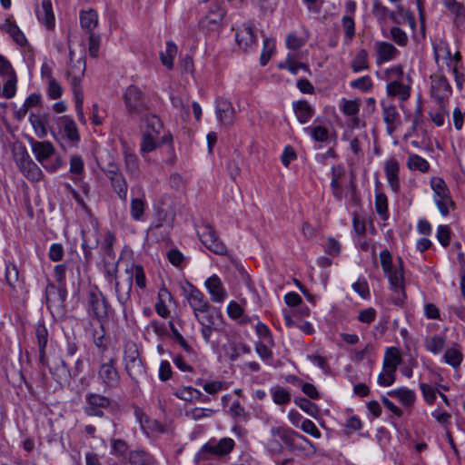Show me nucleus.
<instances>
[{"mask_svg": "<svg viewBox=\"0 0 465 465\" xmlns=\"http://www.w3.org/2000/svg\"><path fill=\"white\" fill-rule=\"evenodd\" d=\"M175 396L183 401H193L200 399L203 393L193 387H182L176 391Z\"/></svg>", "mask_w": 465, "mask_h": 465, "instance_id": "obj_50", "label": "nucleus"}, {"mask_svg": "<svg viewBox=\"0 0 465 465\" xmlns=\"http://www.w3.org/2000/svg\"><path fill=\"white\" fill-rule=\"evenodd\" d=\"M374 49L377 64L394 60L400 54V51L392 44L385 41L376 42Z\"/></svg>", "mask_w": 465, "mask_h": 465, "instance_id": "obj_19", "label": "nucleus"}, {"mask_svg": "<svg viewBox=\"0 0 465 465\" xmlns=\"http://www.w3.org/2000/svg\"><path fill=\"white\" fill-rule=\"evenodd\" d=\"M399 263L401 266L400 270L392 269L388 273H385L389 278V282L391 289L394 292H401L404 295V285H403V272H402V260L399 258Z\"/></svg>", "mask_w": 465, "mask_h": 465, "instance_id": "obj_33", "label": "nucleus"}, {"mask_svg": "<svg viewBox=\"0 0 465 465\" xmlns=\"http://www.w3.org/2000/svg\"><path fill=\"white\" fill-rule=\"evenodd\" d=\"M183 292L193 309L194 316H197V312L215 311V308L211 306L204 294L192 283L186 282V285L183 287Z\"/></svg>", "mask_w": 465, "mask_h": 465, "instance_id": "obj_9", "label": "nucleus"}, {"mask_svg": "<svg viewBox=\"0 0 465 465\" xmlns=\"http://www.w3.org/2000/svg\"><path fill=\"white\" fill-rule=\"evenodd\" d=\"M275 48V42L272 38L263 40V48L260 57V64L264 66L271 59L272 54Z\"/></svg>", "mask_w": 465, "mask_h": 465, "instance_id": "obj_54", "label": "nucleus"}, {"mask_svg": "<svg viewBox=\"0 0 465 465\" xmlns=\"http://www.w3.org/2000/svg\"><path fill=\"white\" fill-rule=\"evenodd\" d=\"M128 461L131 465H155L153 456L143 450L130 451Z\"/></svg>", "mask_w": 465, "mask_h": 465, "instance_id": "obj_32", "label": "nucleus"}, {"mask_svg": "<svg viewBox=\"0 0 465 465\" xmlns=\"http://www.w3.org/2000/svg\"><path fill=\"white\" fill-rule=\"evenodd\" d=\"M399 117V113L393 105H383V120L386 123L390 132L396 127L395 124Z\"/></svg>", "mask_w": 465, "mask_h": 465, "instance_id": "obj_46", "label": "nucleus"}, {"mask_svg": "<svg viewBox=\"0 0 465 465\" xmlns=\"http://www.w3.org/2000/svg\"><path fill=\"white\" fill-rule=\"evenodd\" d=\"M157 136L151 132H145L143 134L140 147L143 155L154 151L158 147Z\"/></svg>", "mask_w": 465, "mask_h": 465, "instance_id": "obj_40", "label": "nucleus"}, {"mask_svg": "<svg viewBox=\"0 0 465 465\" xmlns=\"http://www.w3.org/2000/svg\"><path fill=\"white\" fill-rule=\"evenodd\" d=\"M85 406L84 411L87 416H94L102 418L104 416V410L111 405V400L97 393H88L85 396Z\"/></svg>", "mask_w": 465, "mask_h": 465, "instance_id": "obj_13", "label": "nucleus"}, {"mask_svg": "<svg viewBox=\"0 0 465 465\" xmlns=\"http://www.w3.org/2000/svg\"><path fill=\"white\" fill-rule=\"evenodd\" d=\"M385 78L389 83L402 82L404 77L403 68L401 64L393 65L385 71Z\"/></svg>", "mask_w": 465, "mask_h": 465, "instance_id": "obj_57", "label": "nucleus"}, {"mask_svg": "<svg viewBox=\"0 0 465 465\" xmlns=\"http://www.w3.org/2000/svg\"><path fill=\"white\" fill-rule=\"evenodd\" d=\"M41 102V96L37 94H31L25 101L23 105L15 112L16 120L21 121L26 115L27 111L34 106H36Z\"/></svg>", "mask_w": 465, "mask_h": 465, "instance_id": "obj_38", "label": "nucleus"}, {"mask_svg": "<svg viewBox=\"0 0 465 465\" xmlns=\"http://www.w3.org/2000/svg\"><path fill=\"white\" fill-rule=\"evenodd\" d=\"M5 281L13 289L19 281V271L15 264L8 262L5 266Z\"/></svg>", "mask_w": 465, "mask_h": 465, "instance_id": "obj_56", "label": "nucleus"}, {"mask_svg": "<svg viewBox=\"0 0 465 465\" xmlns=\"http://www.w3.org/2000/svg\"><path fill=\"white\" fill-rule=\"evenodd\" d=\"M124 370L130 379L138 386L139 380L146 374L145 368L134 343L126 344L124 351Z\"/></svg>", "mask_w": 465, "mask_h": 465, "instance_id": "obj_5", "label": "nucleus"}, {"mask_svg": "<svg viewBox=\"0 0 465 465\" xmlns=\"http://www.w3.org/2000/svg\"><path fill=\"white\" fill-rule=\"evenodd\" d=\"M445 339L439 335H434L426 341L425 348L429 351L438 354L444 347Z\"/></svg>", "mask_w": 465, "mask_h": 465, "instance_id": "obj_52", "label": "nucleus"}, {"mask_svg": "<svg viewBox=\"0 0 465 465\" xmlns=\"http://www.w3.org/2000/svg\"><path fill=\"white\" fill-rule=\"evenodd\" d=\"M215 112L222 124L225 126L232 124L234 120V109L231 102L226 99H218L216 101Z\"/></svg>", "mask_w": 465, "mask_h": 465, "instance_id": "obj_20", "label": "nucleus"}, {"mask_svg": "<svg viewBox=\"0 0 465 465\" xmlns=\"http://www.w3.org/2000/svg\"><path fill=\"white\" fill-rule=\"evenodd\" d=\"M439 110L436 112H430L429 115L430 120L437 125L442 126L445 123V119L449 117V110L446 103L438 104Z\"/></svg>", "mask_w": 465, "mask_h": 465, "instance_id": "obj_49", "label": "nucleus"}, {"mask_svg": "<svg viewBox=\"0 0 465 465\" xmlns=\"http://www.w3.org/2000/svg\"><path fill=\"white\" fill-rule=\"evenodd\" d=\"M271 434L273 437H278L290 451L302 452L307 450V446L312 448L313 451L316 450L314 444L310 440L291 428L272 427Z\"/></svg>", "mask_w": 465, "mask_h": 465, "instance_id": "obj_2", "label": "nucleus"}, {"mask_svg": "<svg viewBox=\"0 0 465 465\" xmlns=\"http://www.w3.org/2000/svg\"><path fill=\"white\" fill-rule=\"evenodd\" d=\"M114 192L125 203L127 201L128 184L124 175L110 181Z\"/></svg>", "mask_w": 465, "mask_h": 465, "instance_id": "obj_39", "label": "nucleus"}, {"mask_svg": "<svg viewBox=\"0 0 465 465\" xmlns=\"http://www.w3.org/2000/svg\"><path fill=\"white\" fill-rule=\"evenodd\" d=\"M124 101L128 114L132 116L144 115L148 111L144 94L135 85H130L124 92Z\"/></svg>", "mask_w": 465, "mask_h": 465, "instance_id": "obj_7", "label": "nucleus"}, {"mask_svg": "<svg viewBox=\"0 0 465 465\" xmlns=\"http://www.w3.org/2000/svg\"><path fill=\"white\" fill-rule=\"evenodd\" d=\"M235 40L239 47L244 52L253 49L257 44L254 27L251 24H243L237 29Z\"/></svg>", "mask_w": 465, "mask_h": 465, "instance_id": "obj_16", "label": "nucleus"}, {"mask_svg": "<svg viewBox=\"0 0 465 465\" xmlns=\"http://www.w3.org/2000/svg\"><path fill=\"white\" fill-rule=\"evenodd\" d=\"M29 143L35 159L47 172L54 173L63 166V160L60 156H56L54 160L52 159L55 149L51 142H40L30 138Z\"/></svg>", "mask_w": 465, "mask_h": 465, "instance_id": "obj_1", "label": "nucleus"}, {"mask_svg": "<svg viewBox=\"0 0 465 465\" xmlns=\"http://www.w3.org/2000/svg\"><path fill=\"white\" fill-rule=\"evenodd\" d=\"M341 109L346 115L356 116L360 111V106L357 100H347L342 98L341 102Z\"/></svg>", "mask_w": 465, "mask_h": 465, "instance_id": "obj_58", "label": "nucleus"}, {"mask_svg": "<svg viewBox=\"0 0 465 465\" xmlns=\"http://www.w3.org/2000/svg\"><path fill=\"white\" fill-rule=\"evenodd\" d=\"M386 91L389 96L398 97L401 101H406L411 95V87L402 82L388 83Z\"/></svg>", "mask_w": 465, "mask_h": 465, "instance_id": "obj_28", "label": "nucleus"}, {"mask_svg": "<svg viewBox=\"0 0 465 465\" xmlns=\"http://www.w3.org/2000/svg\"><path fill=\"white\" fill-rule=\"evenodd\" d=\"M301 430L311 435L312 437L315 439H319L322 436L321 431L318 430L314 422H312L311 420L305 419L302 420V424L300 425Z\"/></svg>", "mask_w": 465, "mask_h": 465, "instance_id": "obj_64", "label": "nucleus"}, {"mask_svg": "<svg viewBox=\"0 0 465 465\" xmlns=\"http://www.w3.org/2000/svg\"><path fill=\"white\" fill-rule=\"evenodd\" d=\"M294 403L299 406L304 412H306L308 415L312 416V418H317L320 414V409L319 407L310 401L308 399L304 397H297L294 399Z\"/></svg>", "mask_w": 465, "mask_h": 465, "instance_id": "obj_41", "label": "nucleus"}, {"mask_svg": "<svg viewBox=\"0 0 465 465\" xmlns=\"http://www.w3.org/2000/svg\"><path fill=\"white\" fill-rule=\"evenodd\" d=\"M293 111L301 124H306L313 115L314 110L305 100L293 102Z\"/></svg>", "mask_w": 465, "mask_h": 465, "instance_id": "obj_29", "label": "nucleus"}, {"mask_svg": "<svg viewBox=\"0 0 465 465\" xmlns=\"http://www.w3.org/2000/svg\"><path fill=\"white\" fill-rule=\"evenodd\" d=\"M88 313L97 321H102L108 316L109 302L98 290L90 291L87 295Z\"/></svg>", "mask_w": 465, "mask_h": 465, "instance_id": "obj_11", "label": "nucleus"}, {"mask_svg": "<svg viewBox=\"0 0 465 465\" xmlns=\"http://www.w3.org/2000/svg\"><path fill=\"white\" fill-rule=\"evenodd\" d=\"M390 9L381 0H373L372 14L381 22L388 19Z\"/></svg>", "mask_w": 465, "mask_h": 465, "instance_id": "obj_59", "label": "nucleus"}, {"mask_svg": "<svg viewBox=\"0 0 465 465\" xmlns=\"http://www.w3.org/2000/svg\"><path fill=\"white\" fill-rule=\"evenodd\" d=\"M234 448V440L231 438H223L218 442L209 440L202 446L196 457L198 460H209L208 455L223 457L229 454Z\"/></svg>", "mask_w": 465, "mask_h": 465, "instance_id": "obj_10", "label": "nucleus"}, {"mask_svg": "<svg viewBox=\"0 0 465 465\" xmlns=\"http://www.w3.org/2000/svg\"><path fill=\"white\" fill-rule=\"evenodd\" d=\"M225 10L217 4H212L208 13L200 20V25L203 29L214 30L219 27L224 18Z\"/></svg>", "mask_w": 465, "mask_h": 465, "instance_id": "obj_18", "label": "nucleus"}, {"mask_svg": "<svg viewBox=\"0 0 465 465\" xmlns=\"http://www.w3.org/2000/svg\"><path fill=\"white\" fill-rule=\"evenodd\" d=\"M7 77L8 79L4 84L3 87V96H5L6 99H10L15 96L16 92V75L14 73Z\"/></svg>", "mask_w": 465, "mask_h": 465, "instance_id": "obj_60", "label": "nucleus"}, {"mask_svg": "<svg viewBox=\"0 0 465 465\" xmlns=\"http://www.w3.org/2000/svg\"><path fill=\"white\" fill-rule=\"evenodd\" d=\"M196 232L201 242L212 252L217 255L227 254L225 244L220 240L214 227L206 222L196 225Z\"/></svg>", "mask_w": 465, "mask_h": 465, "instance_id": "obj_6", "label": "nucleus"}, {"mask_svg": "<svg viewBox=\"0 0 465 465\" xmlns=\"http://www.w3.org/2000/svg\"><path fill=\"white\" fill-rule=\"evenodd\" d=\"M98 377L106 388L112 389L119 386L121 376L116 369L115 358H110L107 362L100 365Z\"/></svg>", "mask_w": 465, "mask_h": 465, "instance_id": "obj_14", "label": "nucleus"}, {"mask_svg": "<svg viewBox=\"0 0 465 465\" xmlns=\"http://www.w3.org/2000/svg\"><path fill=\"white\" fill-rule=\"evenodd\" d=\"M67 290L65 285H54L48 282L45 290V298L47 308L53 312L64 313L65 311V300Z\"/></svg>", "mask_w": 465, "mask_h": 465, "instance_id": "obj_8", "label": "nucleus"}, {"mask_svg": "<svg viewBox=\"0 0 465 465\" xmlns=\"http://www.w3.org/2000/svg\"><path fill=\"white\" fill-rule=\"evenodd\" d=\"M255 331L259 338L262 340V342H266L271 347L274 346V341L272 331H270L266 324L259 322L255 326Z\"/></svg>", "mask_w": 465, "mask_h": 465, "instance_id": "obj_53", "label": "nucleus"}, {"mask_svg": "<svg viewBox=\"0 0 465 465\" xmlns=\"http://www.w3.org/2000/svg\"><path fill=\"white\" fill-rule=\"evenodd\" d=\"M124 168L127 173L133 177H138L140 168L136 154L129 148L124 150Z\"/></svg>", "mask_w": 465, "mask_h": 465, "instance_id": "obj_34", "label": "nucleus"}, {"mask_svg": "<svg viewBox=\"0 0 465 465\" xmlns=\"http://www.w3.org/2000/svg\"><path fill=\"white\" fill-rule=\"evenodd\" d=\"M50 116L48 114H32L29 117L30 123L39 138H44L47 134V126Z\"/></svg>", "mask_w": 465, "mask_h": 465, "instance_id": "obj_30", "label": "nucleus"}, {"mask_svg": "<svg viewBox=\"0 0 465 465\" xmlns=\"http://www.w3.org/2000/svg\"><path fill=\"white\" fill-rule=\"evenodd\" d=\"M39 21L47 28H52L54 25V15L52 7L51 0H44L41 7L35 10Z\"/></svg>", "mask_w": 465, "mask_h": 465, "instance_id": "obj_27", "label": "nucleus"}, {"mask_svg": "<svg viewBox=\"0 0 465 465\" xmlns=\"http://www.w3.org/2000/svg\"><path fill=\"white\" fill-rule=\"evenodd\" d=\"M35 336L39 350V362L45 365L47 361L45 349L48 342V331L44 323L37 324L35 328Z\"/></svg>", "mask_w": 465, "mask_h": 465, "instance_id": "obj_26", "label": "nucleus"}, {"mask_svg": "<svg viewBox=\"0 0 465 465\" xmlns=\"http://www.w3.org/2000/svg\"><path fill=\"white\" fill-rule=\"evenodd\" d=\"M13 153L16 165L26 179L31 182H39L43 178L42 170L31 158L24 145L15 146Z\"/></svg>", "mask_w": 465, "mask_h": 465, "instance_id": "obj_4", "label": "nucleus"}, {"mask_svg": "<svg viewBox=\"0 0 465 465\" xmlns=\"http://www.w3.org/2000/svg\"><path fill=\"white\" fill-rule=\"evenodd\" d=\"M400 165L396 159L391 158L385 162L384 172L389 186L394 193H399L401 189L400 179L398 176Z\"/></svg>", "mask_w": 465, "mask_h": 465, "instance_id": "obj_21", "label": "nucleus"}, {"mask_svg": "<svg viewBox=\"0 0 465 465\" xmlns=\"http://www.w3.org/2000/svg\"><path fill=\"white\" fill-rule=\"evenodd\" d=\"M272 396L273 402L277 405H284L291 401L290 392L282 387L272 389Z\"/></svg>", "mask_w": 465, "mask_h": 465, "instance_id": "obj_55", "label": "nucleus"}, {"mask_svg": "<svg viewBox=\"0 0 465 465\" xmlns=\"http://www.w3.org/2000/svg\"><path fill=\"white\" fill-rule=\"evenodd\" d=\"M388 395L398 399L406 407L411 406L416 399L414 391L405 387L390 391Z\"/></svg>", "mask_w": 465, "mask_h": 465, "instance_id": "obj_36", "label": "nucleus"}, {"mask_svg": "<svg viewBox=\"0 0 465 465\" xmlns=\"http://www.w3.org/2000/svg\"><path fill=\"white\" fill-rule=\"evenodd\" d=\"M331 190L333 197L341 202L343 199V188L341 185V179L345 175V169L341 164H338L331 167Z\"/></svg>", "mask_w": 465, "mask_h": 465, "instance_id": "obj_22", "label": "nucleus"}, {"mask_svg": "<svg viewBox=\"0 0 465 465\" xmlns=\"http://www.w3.org/2000/svg\"><path fill=\"white\" fill-rule=\"evenodd\" d=\"M375 210L381 220L386 221L388 214V199L385 193H378L375 195Z\"/></svg>", "mask_w": 465, "mask_h": 465, "instance_id": "obj_45", "label": "nucleus"}, {"mask_svg": "<svg viewBox=\"0 0 465 465\" xmlns=\"http://www.w3.org/2000/svg\"><path fill=\"white\" fill-rule=\"evenodd\" d=\"M304 132L310 134L316 142L325 143L329 139L328 130L321 125L305 127Z\"/></svg>", "mask_w": 465, "mask_h": 465, "instance_id": "obj_44", "label": "nucleus"}, {"mask_svg": "<svg viewBox=\"0 0 465 465\" xmlns=\"http://www.w3.org/2000/svg\"><path fill=\"white\" fill-rule=\"evenodd\" d=\"M125 272L129 275L128 283L126 286H130V293L132 292L134 280L138 288H146V277L143 267L141 264H132L125 269Z\"/></svg>", "mask_w": 465, "mask_h": 465, "instance_id": "obj_23", "label": "nucleus"}, {"mask_svg": "<svg viewBox=\"0 0 465 465\" xmlns=\"http://www.w3.org/2000/svg\"><path fill=\"white\" fill-rule=\"evenodd\" d=\"M145 207V202L142 198H133L131 200L130 213L135 221H140L143 217Z\"/></svg>", "mask_w": 465, "mask_h": 465, "instance_id": "obj_51", "label": "nucleus"}, {"mask_svg": "<svg viewBox=\"0 0 465 465\" xmlns=\"http://www.w3.org/2000/svg\"><path fill=\"white\" fill-rule=\"evenodd\" d=\"M177 54V46L173 41H168L166 43V47L164 51L160 52V60L163 66L167 69H172L173 67V59Z\"/></svg>", "mask_w": 465, "mask_h": 465, "instance_id": "obj_37", "label": "nucleus"}, {"mask_svg": "<svg viewBox=\"0 0 465 465\" xmlns=\"http://www.w3.org/2000/svg\"><path fill=\"white\" fill-rule=\"evenodd\" d=\"M368 68V53L365 49H361L352 61L351 69L354 73H358Z\"/></svg>", "mask_w": 465, "mask_h": 465, "instance_id": "obj_47", "label": "nucleus"}, {"mask_svg": "<svg viewBox=\"0 0 465 465\" xmlns=\"http://www.w3.org/2000/svg\"><path fill=\"white\" fill-rule=\"evenodd\" d=\"M278 67L280 69H287L292 74H297L300 68H302L306 71L308 70L307 64L300 62H295L292 55L291 54H288L285 61L280 63L278 64Z\"/></svg>", "mask_w": 465, "mask_h": 465, "instance_id": "obj_48", "label": "nucleus"}, {"mask_svg": "<svg viewBox=\"0 0 465 465\" xmlns=\"http://www.w3.org/2000/svg\"><path fill=\"white\" fill-rule=\"evenodd\" d=\"M59 121L66 138L72 143L76 144L80 141V134L75 122L69 115L60 117Z\"/></svg>", "mask_w": 465, "mask_h": 465, "instance_id": "obj_25", "label": "nucleus"}, {"mask_svg": "<svg viewBox=\"0 0 465 465\" xmlns=\"http://www.w3.org/2000/svg\"><path fill=\"white\" fill-rule=\"evenodd\" d=\"M350 85L354 89H358L362 92H368L372 87V81L369 75H364L351 81Z\"/></svg>", "mask_w": 465, "mask_h": 465, "instance_id": "obj_62", "label": "nucleus"}, {"mask_svg": "<svg viewBox=\"0 0 465 465\" xmlns=\"http://www.w3.org/2000/svg\"><path fill=\"white\" fill-rule=\"evenodd\" d=\"M204 286L210 294L213 302L222 303L227 298V292L223 286L221 278L217 274H213L205 280Z\"/></svg>", "mask_w": 465, "mask_h": 465, "instance_id": "obj_17", "label": "nucleus"}, {"mask_svg": "<svg viewBox=\"0 0 465 465\" xmlns=\"http://www.w3.org/2000/svg\"><path fill=\"white\" fill-rule=\"evenodd\" d=\"M451 91V86L445 76L436 75L431 77L430 94L438 104H447Z\"/></svg>", "mask_w": 465, "mask_h": 465, "instance_id": "obj_15", "label": "nucleus"}, {"mask_svg": "<svg viewBox=\"0 0 465 465\" xmlns=\"http://www.w3.org/2000/svg\"><path fill=\"white\" fill-rule=\"evenodd\" d=\"M114 242L115 235L112 232L107 231L104 233L102 242H100L99 253L101 262L115 259V252L114 251Z\"/></svg>", "mask_w": 465, "mask_h": 465, "instance_id": "obj_24", "label": "nucleus"}, {"mask_svg": "<svg viewBox=\"0 0 465 465\" xmlns=\"http://www.w3.org/2000/svg\"><path fill=\"white\" fill-rule=\"evenodd\" d=\"M391 38L400 46H405L408 44L407 34L400 27L393 26L391 29Z\"/></svg>", "mask_w": 465, "mask_h": 465, "instance_id": "obj_61", "label": "nucleus"}, {"mask_svg": "<svg viewBox=\"0 0 465 465\" xmlns=\"http://www.w3.org/2000/svg\"><path fill=\"white\" fill-rule=\"evenodd\" d=\"M80 24L83 29L86 30L88 34L94 32L98 25V15L94 9L80 12Z\"/></svg>", "mask_w": 465, "mask_h": 465, "instance_id": "obj_31", "label": "nucleus"}, {"mask_svg": "<svg viewBox=\"0 0 465 465\" xmlns=\"http://www.w3.org/2000/svg\"><path fill=\"white\" fill-rule=\"evenodd\" d=\"M445 361L452 367H457L462 360L461 353L456 349H448L444 353Z\"/></svg>", "mask_w": 465, "mask_h": 465, "instance_id": "obj_63", "label": "nucleus"}, {"mask_svg": "<svg viewBox=\"0 0 465 465\" xmlns=\"http://www.w3.org/2000/svg\"><path fill=\"white\" fill-rule=\"evenodd\" d=\"M102 270L104 278L109 283H114V292L118 302L122 306L123 312L125 313L130 303V286L122 288L118 281V261L108 260L101 262Z\"/></svg>", "mask_w": 465, "mask_h": 465, "instance_id": "obj_3", "label": "nucleus"}, {"mask_svg": "<svg viewBox=\"0 0 465 465\" xmlns=\"http://www.w3.org/2000/svg\"><path fill=\"white\" fill-rule=\"evenodd\" d=\"M68 75H73V80L71 82V88L74 93V103H75V111L77 114L78 121L85 124L86 119L84 114V92L81 86V78L84 76V69L81 67V63L79 64V71L77 74L74 72V70H70Z\"/></svg>", "mask_w": 465, "mask_h": 465, "instance_id": "obj_12", "label": "nucleus"}, {"mask_svg": "<svg viewBox=\"0 0 465 465\" xmlns=\"http://www.w3.org/2000/svg\"><path fill=\"white\" fill-rule=\"evenodd\" d=\"M341 25L344 32V44L350 45L355 36V22L351 15H343Z\"/></svg>", "mask_w": 465, "mask_h": 465, "instance_id": "obj_42", "label": "nucleus"}, {"mask_svg": "<svg viewBox=\"0 0 465 465\" xmlns=\"http://www.w3.org/2000/svg\"><path fill=\"white\" fill-rule=\"evenodd\" d=\"M407 165L411 170H418L426 173L430 169L428 161L418 154H411L408 158Z\"/></svg>", "mask_w": 465, "mask_h": 465, "instance_id": "obj_43", "label": "nucleus"}, {"mask_svg": "<svg viewBox=\"0 0 465 465\" xmlns=\"http://www.w3.org/2000/svg\"><path fill=\"white\" fill-rule=\"evenodd\" d=\"M401 361V357L396 349H388L383 359V371L395 373Z\"/></svg>", "mask_w": 465, "mask_h": 465, "instance_id": "obj_35", "label": "nucleus"}]
</instances>
